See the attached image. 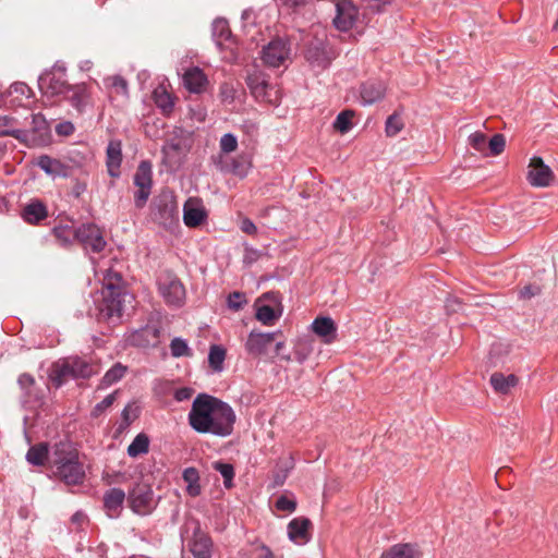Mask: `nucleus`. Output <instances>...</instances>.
Here are the masks:
<instances>
[{"label":"nucleus","mask_w":558,"mask_h":558,"mask_svg":"<svg viewBox=\"0 0 558 558\" xmlns=\"http://www.w3.org/2000/svg\"><path fill=\"white\" fill-rule=\"evenodd\" d=\"M256 319L264 326H272L280 317V313H277L270 305H258L255 313Z\"/></svg>","instance_id":"nucleus-37"},{"label":"nucleus","mask_w":558,"mask_h":558,"mask_svg":"<svg viewBox=\"0 0 558 558\" xmlns=\"http://www.w3.org/2000/svg\"><path fill=\"white\" fill-rule=\"evenodd\" d=\"M240 229L246 234H255L257 231L255 223L248 218L242 219Z\"/></svg>","instance_id":"nucleus-62"},{"label":"nucleus","mask_w":558,"mask_h":558,"mask_svg":"<svg viewBox=\"0 0 558 558\" xmlns=\"http://www.w3.org/2000/svg\"><path fill=\"white\" fill-rule=\"evenodd\" d=\"M158 290L169 305L181 306L185 299V288L172 272H162L158 278Z\"/></svg>","instance_id":"nucleus-8"},{"label":"nucleus","mask_w":558,"mask_h":558,"mask_svg":"<svg viewBox=\"0 0 558 558\" xmlns=\"http://www.w3.org/2000/svg\"><path fill=\"white\" fill-rule=\"evenodd\" d=\"M353 110H343L336 117V120L333 121V129L340 132L341 134L348 133L352 128V119L354 117Z\"/></svg>","instance_id":"nucleus-40"},{"label":"nucleus","mask_w":558,"mask_h":558,"mask_svg":"<svg viewBox=\"0 0 558 558\" xmlns=\"http://www.w3.org/2000/svg\"><path fill=\"white\" fill-rule=\"evenodd\" d=\"M313 331L324 338L326 343H331L337 338V327L330 317H317L312 323Z\"/></svg>","instance_id":"nucleus-26"},{"label":"nucleus","mask_w":558,"mask_h":558,"mask_svg":"<svg viewBox=\"0 0 558 558\" xmlns=\"http://www.w3.org/2000/svg\"><path fill=\"white\" fill-rule=\"evenodd\" d=\"M487 138L485 134L475 132L469 136V144L477 151H483L486 147Z\"/></svg>","instance_id":"nucleus-53"},{"label":"nucleus","mask_w":558,"mask_h":558,"mask_svg":"<svg viewBox=\"0 0 558 558\" xmlns=\"http://www.w3.org/2000/svg\"><path fill=\"white\" fill-rule=\"evenodd\" d=\"M36 166L52 178H66L69 175V167L59 159L52 158L48 155L39 156L36 160Z\"/></svg>","instance_id":"nucleus-24"},{"label":"nucleus","mask_w":558,"mask_h":558,"mask_svg":"<svg viewBox=\"0 0 558 558\" xmlns=\"http://www.w3.org/2000/svg\"><path fill=\"white\" fill-rule=\"evenodd\" d=\"M128 502L134 513L147 515L157 507L158 499L149 485L136 483L129 490Z\"/></svg>","instance_id":"nucleus-4"},{"label":"nucleus","mask_w":558,"mask_h":558,"mask_svg":"<svg viewBox=\"0 0 558 558\" xmlns=\"http://www.w3.org/2000/svg\"><path fill=\"white\" fill-rule=\"evenodd\" d=\"M194 390L189 387H182L174 391V399L179 402L186 401L193 396Z\"/></svg>","instance_id":"nucleus-61"},{"label":"nucleus","mask_w":558,"mask_h":558,"mask_svg":"<svg viewBox=\"0 0 558 558\" xmlns=\"http://www.w3.org/2000/svg\"><path fill=\"white\" fill-rule=\"evenodd\" d=\"M19 386L24 391V402L28 403L33 399L37 400V396L33 393L35 388V379L32 375L24 373L19 376Z\"/></svg>","instance_id":"nucleus-41"},{"label":"nucleus","mask_w":558,"mask_h":558,"mask_svg":"<svg viewBox=\"0 0 558 558\" xmlns=\"http://www.w3.org/2000/svg\"><path fill=\"white\" fill-rule=\"evenodd\" d=\"M182 477L187 484H195L199 481L198 471L195 468H186L183 471Z\"/></svg>","instance_id":"nucleus-59"},{"label":"nucleus","mask_w":558,"mask_h":558,"mask_svg":"<svg viewBox=\"0 0 558 558\" xmlns=\"http://www.w3.org/2000/svg\"><path fill=\"white\" fill-rule=\"evenodd\" d=\"M187 546L194 558H211L213 556V541L198 526L194 530L193 537Z\"/></svg>","instance_id":"nucleus-17"},{"label":"nucleus","mask_w":558,"mask_h":558,"mask_svg":"<svg viewBox=\"0 0 558 558\" xmlns=\"http://www.w3.org/2000/svg\"><path fill=\"white\" fill-rule=\"evenodd\" d=\"M51 456L52 449H49L48 444L39 442L28 449L26 460L32 465L41 466L49 463L51 466Z\"/></svg>","instance_id":"nucleus-27"},{"label":"nucleus","mask_w":558,"mask_h":558,"mask_svg":"<svg viewBox=\"0 0 558 558\" xmlns=\"http://www.w3.org/2000/svg\"><path fill=\"white\" fill-rule=\"evenodd\" d=\"M213 35L217 38V40L222 41L227 40L230 35V28L227 20L225 19H216L213 23Z\"/></svg>","instance_id":"nucleus-46"},{"label":"nucleus","mask_w":558,"mask_h":558,"mask_svg":"<svg viewBox=\"0 0 558 558\" xmlns=\"http://www.w3.org/2000/svg\"><path fill=\"white\" fill-rule=\"evenodd\" d=\"M206 84L207 77L197 66L186 70L183 74V85L190 93H202L205 89Z\"/></svg>","instance_id":"nucleus-25"},{"label":"nucleus","mask_w":558,"mask_h":558,"mask_svg":"<svg viewBox=\"0 0 558 558\" xmlns=\"http://www.w3.org/2000/svg\"><path fill=\"white\" fill-rule=\"evenodd\" d=\"M311 520L305 517H298L292 519L288 524V536L290 541L298 545L308 543L311 539Z\"/></svg>","instance_id":"nucleus-19"},{"label":"nucleus","mask_w":558,"mask_h":558,"mask_svg":"<svg viewBox=\"0 0 558 558\" xmlns=\"http://www.w3.org/2000/svg\"><path fill=\"white\" fill-rule=\"evenodd\" d=\"M276 508L279 511L293 512L296 509L295 499L289 498L286 495L280 496L276 500Z\"/></svg>","instance_id":"nucleus-51"},{"label":"nucleus","mask_w":558,"mask_h":558,"mask_svg":"<svg viewBox=\"0 0 558 558\" xmlns=\"http://www.w3.org/2000/svg\"><path fill=\"white\" fill-rule=\"evenodd\" d=\"M170 351L171 355L173 357H182L187 356L191 357L193 355V352L191 348L189 347L186 340L175 337L170 342Z\"/></svg>","instance_id":"nucleus-43"},{"label":"nucleus","mask_w":558,"mask_h":558,"mask_svg":"<svg viewBox=\"0 0 558 558\" xmlns=\"http://www.w3.org/2000/svg\"><path fill=\"white\" fill-rule=\"evenodd\" d=\"M126 366L121 363H116L104 375L101 383L102 386L108 387L119 381L125 374Z\"/></svg>","instance_id":"nucleus-42"},{"label":"nucleus","mask_w":558,"mask_h":558,"mask_svg":"<svg viewBox=\"0 0 558 558\" xmlns=\"http://www.w3.org/2000/svg\"><path fill=\"white\" fill-rule=\"evenodd\" d=\"M241 128L245 133H247L251 136L255 135L258 130L257 124L250 120L244 121Z\"/></svg>","instance_id":"nucleus-63"},{"label":"nucleus","mask_w":558,"mask_h":558,"mask_svg":"<svg viewBox=\"0 0 558 558\" xmlns=\"http://www.w3.org/2000/svg\"><path fill=\"white\" fill-rule=\"evenodd\" d=\"M281 99V92L276 85L267 84L265 96H260L258 100L265 101L272 106H278Z\"/></svg>","instance_id":"nucleus-47"},{"label":"nucleus","mask_w":558,"mask_h":558,"mask_svg":"<svg viewBox=\"0 0 558 558\" xmlns=\"http://www.w3.org/2000/svg\"><path fill=\"white\" fill-rule=\"evenodd\" d=\"M149 450V438L146 434L140 433L135 436L128 447V454L131 458H137L147 453Z\"/></svg>","instance_id":"nucleus-34"},{"label":"nucleus","mask_w":558,"mask_h":558,"mask_svg":"<svg viewBox=\"0 0 558 558\" xmlns=\"http://www.w3.org/2000/svg\"><path fill=\"white\" fill-rule=\"evenodd\" d=\"M87 521V517L84 512L82 511H76L72 517H71V522L72 524H75L77 525V527H81L85 522Z\"/></svg>","instance_id":"nucleus-64"},{"label":"nucleus","mask_w":558,"mask_h":558,"mask_svg":"<svg viewBox=\"0 0 558 558\" xmlns=\"http://www.w3.org/2000/svg\"><path fill=\"white\" fill-rule=\"evenodd\" d=\"M133 182L137 187V191L134 193V205L141 209L146 205L151 193L153 170L149 161L143 160L140 162Z\"/></svg>","instance_id":"nucleus-9"},{"label":"nucleus","mask_w":558,"mask_h":558,"mask_svg":"<svg viewBox=\"0 0 558 558\" xmlns=\"http://www.w3.org/2000/svg\"><path fill=\"white\" fill-rule=\"evenodd\" d=\"M403 126H404V123H403L400 114L393 113V114L389 116L386 120V124H385L386 135L390 136V137L396 136L397 134H399L401 132Z\"/></svg>","instance_id":"nucleus-44"},{"label":"nucleus","mask_w":558,"mask_h":558,"mask_svg":"<svg viewBox=\"0 0 558 558\" xmlns=\"http://www.w3.org/2000/svg\"><path fill=\"white\" fill-rule=\"evenodd\" d=\"M107 81H110V85L116 88L121 94L128 93V82L120 75L111 76L107 78Z\"/></svg>","instance_id":"nucleus-57"},{"label":"nucleus","mask_w":558,"mask_h":558,"mask_svg":"<svg viewBox=\"0 0 558 558\" xmlns=\"http://www.w3.org/2000/svg\"><path fill=\"white\" fill-rule=\"evenodd\" d=\"M336 15L332 20L340 32L350 31L356 23L359 9L351 0H335Z\"/></svg>","instance_id":"nucleus-12"},{"label":"nucleus","mask_w":558,"mask_h":558,"mask_svg":"<svg viewBox=\"0 0 558 558\" xmlns=\"http://www.w3.org/2000/svg\"><path fill=\"white\" fill-rule=\"evenodd\" d=\"M121 283L122 276L119 272L109 270L104 277V291H124Z\"/></svg>","instance_id":"nucleus-45"},{"label":"nucleus","mask_w":558,"mask_h":558,"mask_svg":"<svg viewBox=\"0 0 558 558\" xmlns=\"http://www.w3.org/2000/svg\"><path fill=\"white\" fill-rule=\"evenodd\" d=\"M213 470L219 472L223 477V485L226 488L233 487V478H234V468L231 463H226L222 461H215L211 464Z\"/></svg>","instance_id":"nucleus-39"},{"label":"nucleus","mask_w":558,"mask_h":558,"mask_svg":"<svg viewBox=\"0 0 558 558\" xmlns=\"http://www.w3.org/2000/svg\"><path fill=\"white\" fill-rule=\"evenodd\" d=\"M541 292H542V289L538 284H535V283L527 284L519 290V299L530 300L533 296L539 295Z\"/></svg>","instance_id":"nucleus-55"},{"label":"nucleus","mask_w":558,"mask_h":558,"mask_svg":"<svg viewBox=\"0 0 558 558\" xmlns=\"http://www.w3.org/2000/svg\"><path fill=\"white\" fill-rule=\"evenodd\" d=\"M51 469L66 485H77L83 483L85 471L78 460V452L73 444L68 440H61L52 446Z\"/></svg>","instance_id":"nucleus-2"},{"label":"nucleus","mask_w":558,"mask_h":558,"mask_svg":"<svg viewBox=\"0 0 558 558\" xmlns=\"http://www.w3.org/2000/svg\"><path fill=\"white\" fill-rule=\"evenodd\" d=\"M51 232L63 247H69L76 240V228L69 223L60 222L51 229Z\"/></svg>","instance_id":"nucleus-31"},{"label":"nucleus","mask_w":558,"mask_h":558,"mask_svg":"<svg viewBox=\"0 0 558 558\" xmlns=\"http://www.w3.org/2000/svg\"><path fill=\"white\" fill-rule=\"evenodd\" d=\"M279 335H281L280 330L272 332L252 330L245 341V350L250 355H263L266 353L268 345H270Z\"/></svg>","instance_id":"nucleus-15"},{"label":"nucleus","mask_w":558,"mask_h":558,"mask_svg":"<svg viewBox=\"0 0 558 558\" xmlns=\"http://www.w3.org/2000/svg\"><path fill=\"white\" fill-rule=\"evenodd\" d=\"M380 558H421V553L416 545L399 543L384 551Z\"/></svg>","instance_id":"nucleus-28"},{"label":"nucleus","mask_w":558,"mask_h":558,"mask_svg":"<svg viewBox=\"0 0 558 558\" xmlns=\"http://www.w3.org/2000/svg\"><path fill=\"white\" fill-rule=\"evenodd\" d=\"M311 353L312 347L306 342H300L295 344L292 355H282L281 359L284 360L286 362L296 361L298 363L302 364L308 359Z\"/></svg>","instance_id":"nucleus-38"},{"label":"nucleus","mask_w":558,"mask_h":558,"mask_svg":"<svg viewBox=\"0 0 558 558\" xmlns=\"http://www.w3.org/2000/svg\"><path fill=\"white\" fill-rule=\"evenodd\" d=\"M155 220L165 228H171L179 220L175 196L170 192L160 193L154 201Z\"/></svg>","instance_id":"nucleus-6"},{"label":"nucleus","mask_w":558,"mask_h":558,"mask_svg":"<svg viewBox=\"0 0 558 558\" xmlns=\"http://www.w3.org/2000/svg\"><path fill=\"white\" fill-rule=\"evenodd\" d=\"M65 94L68 95V101L78 113L82 114L93 109L92 92L85 83L72 85Z\"/></svg>","instance_id":"nucleus-14"},{"label":"nucleus","mask_w":558,"mask_h":558,"mask_svg":"<svg viewBox=\"0 0 558 558\" xmlns=\"http://www.w3.org/2000/svg\"><path fill=\"white\" fill-rule=\"evenodd\" d=\"M250 163L244 158H234L231 161L230 172L233 174L244 178L247 174Z\"/></svg>","instance_id":"nucleus-50"},{"label":"nucleus","mask_w":558,"mask_h":558,"mask_svg":"<svg viewBox=\"0 0 558 558\" xmlns=\"http://www.w3.org/2000/svg\"><path fill=\"white\" fill-rule=\"evenodd\" d=\"M207 214L197 198L190 197L183 206V222L189 228H196L206 219Z\"/></svg>","instance_id":"nucleus-20"},{"label":"nucleus","mask_w":558,"mask_h":558,"mask_svg":"<svg viewBox=\"0 0 558 558\" xmlns=\"http://www.w3.org/2000/svg\"><path fill=\"white\" fill-rule=\"evenodd\" d=\"M246 83L253 96L258 100L260 96H265L268 82L262 73H253L247 76Z\"/></svg>","instance_id":"nucleus-36"},{"label":"nucleus","mask_w":558,"mask_h":558,"mask_svg":"<svg viewBox=\"0 0 558 558\" xmlns=\"http://www.w3.org/2000/svg\"><path fill=\"white\" fill-rule=\"evenodd\" d=\"M116 400V393H110L108 396H106L100 402H98L93 411H92V415L93 416H99L102 412H105L108 408H110L113 402Z\"/></svg>","instance_id":"nucleus-52"},{"label":"nucleus","mask_w":558,"mask_h":558,"mask_svg":"<svg viewBox=\"0 0 558 558\" xmlns=\"http://www.w3.org/2000/svg\"><path fill=\"white\" fill-rule=\"evenodd\" d=\"M526 178L532 186L547 187L553 183L555 175L549 166L545 165L541 157L534 156L530 159Z\"/></svg>","instance_id":"nucleus-13"},{"label":"nucleus","mask_w":558,"mask_h":558,"mask_svg":"<svg viewBox=\"0 0 558 558\" xmlns=\"http://www.w3.org/2000/svg\"><path fill=\"white\" fill-rule=\"evenodd\" d=\"M13 122V118L9 116H0V136H12L20 142H26L28 140V132L21 129H10L9 126Z\"/></svg>","instance_id":"nucleus-33"},{"label":"nucleus","mask_w":558,"mask_h":558,"mask_svg":"<svg viewBox=\"0 0 558 558\" xmlns=\"http://www.w3.org/2000/svg\"><path fill=\"white\" fill-rule=\"evenodd\" d=\"M226 349L220 344H211L208 352V365L211 373H221L225 368Z\"/></svg>","instance_id":"nucleus-32"},{"label":"nucleus","mask_w":558,"mask_h":558,"mask_svg":"<svg viewBox=\"0 0 558 558\" xmlns=\"http://www.w3.org/2000/svg\"><path fill=\"white\" fill-rule=\"evenodd\" d=\"M38 86L45 95L57 96L65 94L72 85L68 84L65 68L54 64L39 76Z\"/></svg>","instance_id":"nucleus-7"},{"label":"nucleus","mask_w":558,"mask_h":558,"mask_svg":"<svg viewBox=\"0 0 558 558\" xmlns=\"http://www.w3.org/2000/svg\"><path fill=\"white\" fill-rule=\"evenodd\" d=\"M372 12H381L384 8L391 3V0H360Z\"/></svg>","instance_id":"nucleus-56"},{"label":"nucleus","mask_w":558,"mask_h":558,"mask_svg":"<svg viewBox=\"0 0 558 558\" xmlns=\"http://www.w3.org/2000/svg\"><path fill=\"white\" fill-rule=\"evenodd\" d=\"M291 48L289 41L276 38L268 43L262 50L263 62L270 68L286 65L290 59Z\"/></svg>","instance_id":"nucleus-10"},{"label":"nucleus","mask_w":558,"mask_h":558,"mask_svg":"<svg viewBox=\"0 0 558 558\" xmlns=\"http://www.w3.org/2000/svg\"><path fill=\"white\" fill-rule=\"evenodd\" d=\"M154 101L163 113H170L174 107L173 97L163 87L154 90Z\"/></svg>","instance_id":"nucleus-35"},{"label":"nucleus","mask_w":558,"mask_h":558,"mask_svg":"<svg viewBox=\"0 0 558 558\" xmlns=\"http://www.w3.org/2000/svg\"><path fill=\"white\" fill-rule=\"evenodd\" d=\"M104 507L110 518H118L122 511L123 504L128 496L121 488H110L104 495Z\"/></svg>","instance_id":"nucleus-23"},{"label":"nucleus","mask_w":558,"mask_h":558,"mask_svg":"<svg viewBox=\"0 0 558 558\" xmlns=\"http://www.w3.org/2000/svg\"><path fill=\"white\" fill-rule=\"evenodd\" d=\"M129 294L125 291H104L102 302L99 304V319L109 325L121 322L124 302Z\"/></svg>","instance_id":"nucleus-5"},{"label":"nucleus","mask_w":558,"mask_h":558,"mask_svg":"<svg viewBox=\"0 0 558 558\" xmlns=\"http://www.w3.org/2000/svg\"><path fill=\"white\" fill-rule=\"evenodd\" d=\"M75 128L72 122L64 121L56 125V133L58 135L70 136L74 133Z\"/></svg>","instance_id":"nucleus-58"},{"label":"nucleus","mask_w":558,"mask_h":558,"mask_svg":"<svg viewBox=\"0 0 558 558\" xmlns=\"http://www.w3.org/2000/svg\"><path fill=\"white\" fill-rule=\"evenodd\" d=\"M160 329L156 325H146L132 331L126 341L133 347H156L159 342Z\"/></svg>","instance_id":"nucleus-16"},{"label":"nucleus","mask_w":558,"mask_h":558,"mask_svg":"<svg viewBox=\"0 0 558 558\" xmlns=\"http://www.w3.org/2000/svg\"><path fill=\"white\" fill-rule=\"evenodd\" d=\"M187 421L196 433L228 437L233 433L236 415L229 403L207 393H198L192 402Z\"/></svg>","instance_id":"nucleus-1"},{"label":"nucleus","mask_w":558,"mask_h":558,"mask_svg":"<svg viewBox=\"0 0 558 558\" xmlns=\"http://www.w3.org/2000/svg\"><path fill=\"white\" fill-rule=\"evenodd\" d=\"M98 372L99 367L96 363L86 357L71 355L52 364L49 379L56 388H60L70 379H88Z\"/></svg>","instance_id":"nucleus-3"},{"label":"nucleus","mask_w":558,"mask_h":558,"mask_svg":"<svg viewBox=\"0 0 558 558\" xmlns=\"http://www.w3.org/2000/svg\"><path fill=\"white\" fill-rule=\"evenodd\" d=\"M10 93L21 94L28 98L31 96L32 90L25 83L16 82L10 86Z\"/></svg>","instance_id":"nucleus-60"},{"label":"nucleus","mask_w":558,"mask_h":558,"mask_svg":"<svg viewBox=\"0 0 558 558\" xmlns=\"http://www.w3.org/2000/svg\"><path fill=\"white\" fill-rule=\"evenodd\" d=\"M306 59L316 66L326 68L330 58L325 49V46L322 41L312 43L306 49Z\"/></svg>","instance_id":"nucleus-29"},{"label":"nucleus","mask_w":558,"mask_h":558,"mask_svg":"<svg viewBox=\"0 0 558 558\" xmlns=\"http://www.w3.org/2000/svg\"><path fill=\"white\" fill-rule=\"evenodd\" d=\"M246 303L245 295L241 292H232L228 296V306L231 310L239 311Z\"/></svg>","instance_id":"nucleus-54"},{"label":"nucleus","mask_w":558,"mask_h":558,"mask_svg":"<svg viewBox=\"0 0 558 558\" xmlns=\"http://www.w3.org/2000/svg\"><path fill=\"white\" fill-rule=\"evenodd\" d=\"M506 140L502 134H495L488 142V148L493 156L500 155L505 150Z\"/></svg>","instance_id":"nucleus-48"},{"label":"nucleus","mask_w":558,"mask_h":558,"mask_svg":"<svg viewBox=\"0 0 558 558\" xmlns=\"http://www.w3.org/2000/svg\"><path fill=\"white\" fill-rule=\"evenodd\" d=\"M76 240L83 245L85 250L93 253L101 252L106 246V241L102 231L95 223H83L76 228Z\"/></svg>","instance_id":"nucleus-11"},{"label":"nucleus","mask_w":558,"mask_h":558,"mask_svg":"<svg viewBox=\"0 0 558 558\" xmlns=\"http://www.w3.org/2000/svg\"><path fill=\"white\" fill-rule=\"evenodd\" d=\"M122 163V142L120 140L109 141L106 148V166L111 178H119Z\"/></svg>","instance_id":"nucleus-21"},{"label":"nucleus","mask_w":558,"mask_h":558,"mask_svg":"<svg viewBox=\"0 0 558 558\" xmlns=\"http://www.w3.org/2000/svg\"><path fill=\"white\" fill-rule=\"evenodd\" d=\"M489 381L497 393L507 395L517 386L518 377L513 374L506 376L502 373L496 372L492 374Z\"/></svg>","instance_id":"nucleus-30"},{"label":"nucleus","mask_w":558,"mask_h":558,"mask_svg":"<svg viewBox=\"0 0 558 558\" xmlns=\"http://www.w3.org/2000/svg\"><path fill=\"white\" fill-rule=\"evenodd\" d=\"M386 92L385 84L379 80H369L360 87V101L363 106L373 105L380 100Z\"/></svg>","instance_id":"nucleus-22"},{"label":"nucleus","mask_w":558,"mask_h":558,"mask_svg":"<svg viewBox=\"0 0 558 558\" xmlns=\"http://www.w3.org/2000/svg\"><path fill=\"white\" fill-rule=\"evenodd\" d=\"M238 148V140L232 133H227L220 138V150L225 154L233 153Z\"/></svg>","instance_id":"nucleus-49"},{"label":"nucleus","mask_w":558,"mask_h":558,"mask_svg":"<svg viewBox=\"0 0 558 558\" xmlns=\"http://www.w3.org/2000/svg\"><path fill=\"white\" fill-rule=\"evenodd\" d=\"M48 217L47 205L38 199L32 198L26 203L21 211V218L28 225L39 226Z\"/></svg>","instance_id":"nucleus-18"}]
</instances>
